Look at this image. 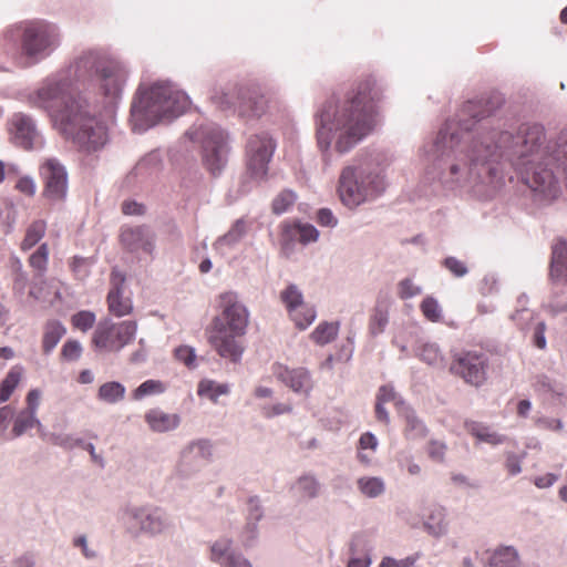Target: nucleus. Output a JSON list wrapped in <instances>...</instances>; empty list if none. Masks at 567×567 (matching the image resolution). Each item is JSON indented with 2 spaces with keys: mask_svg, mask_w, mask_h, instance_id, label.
<instances>
[{
  "mask_svg": "<svg viewBox=\"0 0 567 567\" xmlns=\"http://www.w3.org/2000/svg\"><path fill=\"white\" fill-rule=\"evenodd\" d=\"M115 323L111 318L101 320L93 334V343L99 349L114 351Z\"/></svg>",
  "mask_w": 567,
  "mask_h": 567,
  "instance_id": "nucleus-30",
  "label": "nucleus"
},
{
  "mask_svg": "<svg viewBox=\"0 0 567 567\" xmlns=\"http://www.w3.org/2000/svg\"><path fill=\"white\" fill-rule=\"evenodd\" d=\"M339 331V322H321L311 332V339L317 344L323 346L336 339Z\"/></svg>",
  "mask_w": 567,
  "mask_h": 567,
  "instance_id": "nucleus-42",
  "label": "nucleus"
},
{
  "mask_svg": "<svg viewBox=\"0 0 567 567\" xmlns=\"http://www.w3.org/2000/svg\"><path fill=\"white\" fill-rule=\"evenodd\" d=\"M450 371L475 388L482 386L487 379L488 357L478 350H464L453 355Z\"/></svg>",
  "mask_w": 567,
  "mask_h": 567,
  "instance_id": "nucleus-12",
  "label": "nucleus"
},
{
  "mask_svg": "<svg viewBox=\"0 0 567 567\" xmlns=\"http://www.w3.org/2000/svg\"><path fill=\"white\" fill-rule=\"evenodd\" d=\"M219 313L207 329V339L217 354L233 363H239L245 352L243 337L249 324V310L235 291H226L218 297Z\"/></svg>",
  "mask_w": 567,
  "mask_h": 567,
  "instance_id": "nucleus-6",
  "label": "nucleus"
},
{
  "mask_svg": "<svg viewBox=\"0 0 567 567\" xmlns=\"http://www.w3.org/2000/svg\"><path fill=\"white\" fill-rule=\"evenodd\" d=\"M120 240L123 247L131 254L152 256L155 250L156 235L150 226H123Z\"/></svg>",
  "mask_w": 567,
  "mask_h": 567,
  "instance_id": "nucleus-18",
  "label": "nucleus"
},
{
  "mask_svg": "<svg viewBox=\"0 0 567 567\" xmlns=\"http://www.w3.org/2000/svg\"><path fill=\"white\" fill-rule=\"evenodd\" d=\"M518 309L512 313L511 319L515 321L518 326H523L525 321L532 318V313L526 308L527 305V296L520 295L517 299Z\"/></svg>",
  "mask_w": 567,
  "mask_h": 567,
  "instance_id": "nucleus-62",
  "label": "nucleus"
},
{
  "mask_svg": "<svg viewBox=\"0 0 567 567\" xmlns=\"http://www.w3.org/2000/svg\"><path fill=\"white\" fill-rule=\"evenodd\" d=\"M276 147V141L267 132L250 135L246 143L248 171L256 177H266Z\"/></svg>",
  "mask_w": 567,
  "mask_h": 567,
  "instance_id": "nucleus-14",
  "label": "nucleus"
},
{
  "mask_svg": "<svg viewBox=\"0 0 567 567\" xmlns=\"http://www.w3.org/2000/svg\"><path fill=\"white\" fill-rule=\"evenodd\" d=\"M441 265L455 278H463L468 274L466 264L454 256L445 257Z\"/></svg>",
  "mask_w": 567,
  "mask_h": 567,
  "instance_id": "nucleus-50",
  "label": "nucleus"
},
{
  "mask_svg": "<svg viewBox=\"0 0 567 567\" xmlns=\"http://www.w3.org/2000/svg\"><path fill=\"white\" fill-rule=\"evenodd\" d=\"M320 483L312 474H305L296 482V489L302 499H312L319 496Z\"/></svg>",
  "mask_w": 567,
  "mask_h": 567,
  "instance_id": "nucleus-40",
  "label": "nucleus"
},
{
  "mask_svg": "<svg viewBox=\"0 0 567 567\" xmlns=\"http://www.w3.org/2000/svg\"><path fill=\"white\" fill-rule=\"evenodd\" d=\"M23 368L13 365L0 382V404L7 402L21 381Z\"/></svg>",
  "mask_w": 567,
  "mask_h": 567,
  "instance_id": "nucleus-36",
  "label": "nucleus"
},
{
  "mask_svg": "<svg viewBox=\"0 0 567 567\" xmlns=\"http://www.w3.org/2000/svg\"><path fill=\"white\" fill-rule=\"evenodd\" d=\"M421 292L422 288L415 285L411 278H404L398 284V296L402 300L411 299Z\"/></svg>",
  "mask_w": 567,
  "mask_h": 567,
  "instance_id": "nucleus-52",
  "label": "nucleus"
},
{
  "mask_svg": "<svg viewBox=\"0 0 567 567\" xmlns=\"http://www.w3.org/2000/svg\"><path fill=\"white\" fill-rule=\"evenodd\" d=\"M125 275L113 269L111 272V289L107 293V308L111 315L121 318L133 311V301L130 296H124Z\"/></svg>",
  "mask_w": 567,
  "mask_h": 567,
  "instance_id": "nucleus-20",
  "label": "nucleus"
},
{
  "mask_svg": "<svg viewBox=\"0 0 567 567\" xmlns=\"http://www.w3.org/2000/svg\"><path fill=\"white\" fill-rule=\"evenodd\" d=\"M423 525L429 535L435 538L445 536L449 532L445 508L442 506H433Z\"/></svg>",
  "mask_w": 567,
  "mask_h": 567,
  "instance_id": "nucleus-27",
  "label": "nucleus"
},
{
  "mask_svg": "<svg viewBox=\"0 0 567 567\" xmlns=\"http://www.w3.org/2000/svg\"><path fill=\"white\" fill-rule=\"evenodd\" d=\"M258 522L246 519V525L241 532L240 539L245 547H250L258 538Z\"/></svg>",
  "mask_w": 567,
  "mask_h": 567,
  "instance_id": "nucleus-56",
  "label": "nucleus"
},
{
  "mask_svg": "<svg viewBox=\"0 0 567 567\" xmlns=\"http://www.w3.org/2000/svg\"><path fill=\"white\" fill-rule=\"evenodd\" d=\"M489 567H520V556L514 546H499L488 558ZM538 567V566H535Z\"/></svg>",
  "mask_w": 567,
  "mask_h": 567,
  "instance_id": "nucleus-31",
  "label": "nucleus"
},
{
  "mask_svg": "<svg viewBox=\"0 0 567 567\" xmlns=\"http://www.w3.org/2000/svg\"><path fill=\"white\" fill-rule=\"evenodd\" d=\"M427 455L429 457L437 463H442L444 461L446 445L442 441L432 440L427 445Z\"/></svg>",
  "mask_w": 567,
  "mask_h": 567,
  "instance_id": "nucleus-64",
  "label": "nucleus"
},
{
  "mask_svg": "<svg viewBox=\"0 0 567 567\" xmlns=\"http://www.w3.org/2000/svg\"><path fill=\"white\" fill-rule=\"evenodd\" d=\"M190 106V99L175 83L157 81L140 84L131 103L130 123L136 133H143L163 121H172Z\"/></svg>",
  "mask_w": 567,
  "mask_h": 567,
  "instance_id": "nucleus-5",
  "label": "nucleus"
},
{
  "mask_svg": "<svg viewBox=\"0 0 567 567\" xmlns=\"http://www.w3.org/2000/svg\"><path fill=\"white\" fill-rule=\"evenodd\" d=\"M292 411V406L289 403H275L266 404L261 408V413L266 419H272L282 414H288Z\"/></svg>",
  "mask_w": 567,
  "mask_h": 567,
  "instance_id": "nucleus-63",
  "label": "nucleus"
},
{
  "mask_svg": "<svg viewBox=\"0 0 567 567\" xmlns=\"http://www.w3.org/2000/svg\"><path fill=\"white\" fill-rule=\"evenodd\" d=\"M465 429L477 441L491 444L493 446L501 445L507 441L506 435L494 431L492 426L481 422L466 421Z\"/></svg>",
  "mask_w": 567,
  "mask_h": 567,
  "instance_id": "nucleus-26",
  "label": "nucleus"
},
{
  "mask_svg": "<svg viewBox=\"0 0 567 567\" xmlns=\"http://www.w3.org/2000/svg\"><path fill=\"white\" fill-rule=\"evenodd\" d=\"M230 392L228 383H218L210 379H203L198 383L197 394L209 399L212 402L217 403L219 396L227 395Z\"/></svg>",
  "mask_w": 567,
  "mask_h": 567,
  "instance_id": "nucleus-34",
  "label": "nucleus"
},
{
  "mask_svg": "<svg viewBox=\"0 0 567 567\" xmlns=\"http://www.w3.org/2000/svg\"><path fill=\"white\" fill-rule=\"evenodd\" d=\"M290 317L299 329L305 330L315 321L317 312L313 307L302 305Z\"/></svg>",
  "mask_w": 567,
  "mask_h": 567,
  "instance_id": "nucleus-48",
  "label": "nucleus"
},
{
  "mask_svg": "<svg viewBox=\"0 0 567 567\" xmlns=\"http://www.w3.org/2000/svg\"><path fill=\"white\" fill-rule=\"evenodd\" d=\"M137 331V323L133 320H125L120 323H115V339H114V351H120L125 346L131 343Z\"/></svg>",
  "mask_w": 567,
  "mask_h": 567,
  "instance_id": "nucleus-35",
  "label": "nucleus"
},
{
  "mask_svg": "<svg viewBox=\"0 0 567 567\" xmlns=\"http://www.w3.org/2000/svg\"><path fill=\"white\" fill-rule=\"evenodd\" d=\"M504 97L470 100L447 118L423 151L431 163L429 174L455 195L489 199L506 182L504 164L520 167L538 159L560 161L567 176V133L548 141L539 123L513 124L499 114Z\"/></svg>",
  "mask_w": 567,
  "mask_h": 567,
  "instance_id": "nucleus-1",
  "label": "nucleus"
},
{
  "mask_svg": "<svg viewBox=\"0 0 567 567\" xmlns=\"http://www.w3.org/2000/svg\"><path fill=\"white\" fill-rule=\"evenodd\" d=\"M163 167L162 152L159 150H153L140 158L127 178L138 184L148 183L158 177Z\"/></svg>",
  "mask_w": 567,
  "mask_h": 567,
  "instance_id": "nucleus-21",
  "label": "nucleus"
},
{
  "mask_svg": "<svg viewBox=\"0 0 567 567\" xmlns=\"http://www.w3.org/2000/svg\"><path fill=\"white\" fill-rule=\"evenodd\" d=\"M213 460V443L208 439H197L187 443L179 453L175 474L189 478Z\"/></svg>",
  "mask_w": 567,
  "mask_h": 567,
  "instance_id": "nucleus-13",
  "label": "nucleus"
},
{
  "mask_svg": "<svg viewBox=\"0 0 567 567\" xmlns=\"http://www.w3.org/2000/svg\"><path fill=\"white\" fill-rule=\"evenodd\" d=\"M42 392L39 389H31L25 396V406L17 410L12 420L11 437L18 439L28 434L31 430H42L43 424L38 417Z\"/></svg>",
  "mask_w": 567,
  "mask_h": 567,
  "instance_id": "nucleus-16",
  "label": "nucleus"
},
{
  "mask_svg": "<svg viewBox=\"0 0 567 567\" xmlns=\"http://www.w3.org/2000/svg\"><path fill=\"white\" fill-rule=\"evenodd\" d=\"M20 39V54L29 64L48 59L61 44L60 28L52 22L38 20L10 29L4 33L6 42Z\"/></svg>",
  "mask_w": 567,
  "mask_h": 567,
  "instance_id": "nucleus-8",
  "label": "nucleus"
},
{
  "mask_svg": "<svg viewBox=\"0 0 567 567\" xmlns=\"http://www.w3.org/2000/svg\"><path fill=\"white\" fill-rule=\"evenodd\" d=\"M150 429L157 433L169 432L181 424V416L176 413H166L159 409H152L145 414Z\"/></svg>",
  "mask_w": 567,
  "mask_h": 567,
  "instance_id": "nucleus-24",
  "label": "nucleus"
},
{
  "mask_svg": "<svg viewBox=\"0 0 567 567\" xmlns=\"http://www.w3.org/2000/svg\"><path fill=\"white\" fill-rule=\"evenodd\" d=\"M185 137L200 145L202 161L205 168L219 176L225 169L229 153V135L214 122L195 123L185 132Z\"/></svg>",
  "mask_w": 567,
  "mask_h": 567,
  "instance_id": "nucleus-9",
  "label": "nucleus"
},
{
  "mask_svg": "<svg viewBox=\"0 0 567 567\" xmlns=\"http://www.w3.org/2000/svg\"><path fill=\"white\" fill-rule=\"evenodd\" d=\"M265 177H256L252 172H247L241 175L238 184V194L240 196L246 195L251 192V189L257 186Z\"/></svg>",
  "mask_w": 567,
  "mask_h": 567,
  "instance_id": "nucleus-58",
  "label": "nucleus"
},
{
  "mask_svg": "<svg viewBox=\"0 0 567 567\" xmlns=\"http://www.w3.org/2000/svg\"><path fill=\"white\" fill-rule=\"evenodd\" d=\"M382 97L377 79L365 75L342 96H330L317 106L315 136L324 166H331L378 130Z\"/></svg>",
  "mask_w": 567,
  "mask_h": 567,
  "instance_id": "nucleus-2",
  "label": "nucleus"
},
{
  "mask_svg": "<svg viewBox=\"0 0 567 567\" xmlns=\"http://www.w3.org/2000/svg\"><path fill=\"white\" fill-rule=\"evenodd\" d=\"M535 385L536 390L542 393H550L556 396L564 394V386L560 383L553 382L545 375L538 377Z\"/></svg>",
  "mask_w": 567,
  "mask_h": 567,
  "instance_id": "nucleus-53",
  "label": "nucleus"
},
{
  "mask_svg": "<svg viewBox=\"0 0 567 567\" xmlns=\"http://www.w3.org/2000/svg\"><path fill=\"white\" fill-rule=\"evenodd\" d=\"M175 357L189 369H194L196 367V351L193 347L181 346L176 348Z\"/></svg>",
  "mask_w": 567,
  "mask_h": 567,
  "instance_id": "nucleus-57",
  "label": "nucleus"
},
{
  "mask_svg": "<svg viewBox=\"0 0 567 567\" xmlns=\"http://www.w3.org/2000/svg\"><path fill=\"white\" fill-rule=\"evenodd\" d=\"M13 142L27 151H38L44 146V137L39 131L35 120L25 113H14L10 120Z\"/></svg>",
  "mask_w": 567,
  "mask_h": 567,
  "instance_id": "nucleus-17",
  "label": "nucleus"
},
{
  "mask_svg": "<svg viewBox=\"0 0 567 567\" xmlns=\"http://www.w3.org/2000/svg\"><path fill=\"white\" fill-rule=\"evenodd\" d=\"M249 224L245 218L236 219L229 230L219 236L213 244L214 250L225 256L229 250L234 249L247 235Z\"/></svg>",
  "mask_w": 567,
  "mask_h": 567,
  "instance_id": "nucleus-23",
  "label": "nucleus"
},
{
  "mask_svg": "<svg viewBox=\"0 0 567 567\" xmlns=\"http://www.w3.org/2000/svg\"><path fill=\"white\" fill-rule=\"evenodd\" d=\"M58 132L87 154L100 152L110 141L107 125L96 115L89 100L75 107V111L60 115Z\"/></svg>",
  "mask_w": 567,
  "mask_h": 567,
  "instance_id": "nucleus-7",
  "label": "nucleus"
},
{
  "mask_svg": "<svg viewBox=\"0 0 567 567\" xmlns=\"http://www.w3.org/2000/svg\"><path fill=\"white\" fill-rule=\"evenodd\" d=\"M264 517V508L258 496L248 498L246 508V519L259 522Z\"/></svg>",
  "mask_w": 567,
  "mask_h": 567,
  "instance_id": "nucleus-61",
  "label": "nucleus"
},
{
  "mask_svg": "<svg viewBox=\"0 0 567 567\" xmlns=\"http://www.w3.org/2000/svg\"><path fill=\"white\" fill-rule=\"evenodd\" d=\"M297 194L291 189L281 190L272 200L271 209L276 215L287 213L296 203Z\"/></svg>",
  "mask_w": 567,
  "mask_h": 567,
  "instance_id": "nucleus-45",
  "label": "nucleus"
},
{
  "mask_svg": "<svg viewBox=\"0 0 567 567\" xmlns=\"http://www.w3.org/2000/svg\"><path fill=\"white\" fill-rule=\"evenodd\" d=\"M236 550L230 538L221 537L210 545V560L219 567H224Z\"/></svg>",
  "mask_w": 567,
  "mask_h": 567,
  "instance_id": "nucleus-32",
  "label": "nucleus"
},
{
  "mask_svg": "<svg viewBox=\"0 0 567 567\" xmlns=\"http://www.w3.org/2000/svg\"><path fill=\"white\" fill-rule=\"evenodd\" d=\"M392 162L393 155L386 150H361L340 171L337 194L342 205L355 209L380 198L389 186L386 171Z\"/></svg>",
  "mask_w": 567,
  "mask_h": 567,
  "instance_id": "nucleus-4",
  "label": "nucleus"
},
{
  "mask_svg": "<svg viewBox=\"0 0 567 567\" xmlns=\"http://www.w3.org/2000/svg\"><path fill=\"white\" fill-rule=\"evenodd\" d=\"M280 300L289 315L303 305V295L297 285L290 284L280 293Z\"/></svg>",
  "mask_w": 567,
  "mask_h": 567,
  "instance_id": "nucleus-43",
  "label": "nucleus"
},
{
  "mask_svg": "<svg viewBox=\"0 0 567 567\" xmlns=\"http://www.w3.org/2000/svg\"><path fill=\"white\" fill-rule=\"evenodd\" d=\"M210 100L219 110L233 111L244 118H259L268 109V101L258 89L235 83L215 89Z\"/></svg>",
  "mask_w": 567,
  "mask_h": 567,
  "instance_id": "nucleus-11",
  "label": "nucleus"
},
{
  "mask_svg": "<svg viewBox=\"0 0 567 567\" xmlns=\"http://www.w3.org/2000/svg\"><path fill=\"white\" fill-rule=\"evenodd\" d=\"M358 489L369 498H377L385 492L383 478L378 476H363L357 481Z\"/></svg>",
  "mask_w": 567,
  "mask_h": 567,
  "instance_id": "nucleus-39",
  "label": "nucleus"
},
{
  "mask_svg": "<svg viewBox=\"0 0 567 567\" xmlns=\"http://www.w3.org/2000/svg\"><path fill=\"white\" fill-rule=\"evenodd\" d=\"M236 550L230 538L221 537L210 545V560L219 567H224Z\"/></svg>",
  "mask_w": 567,
  "mask_h": 567,
  "instance_id": "nucleus-33",
  "label": "nucleus"
},
{
  "mask_svg": "<svg viewBox=\"0 0 567 567\" xmlns=\"http://www.w3.org/2000/svg\"><path fill=\"white\" fill-rule=\"evenodd\" d=\"M377 401L382 403L393 402L395 405L401 406V410L404 406H408L404 400L395 392L393 385L384 384L381 385L377 393Z\"/></svg>",
  "mask_w": 567,
  "mask_h": 567,
  "instance_id": "nucleus-51",
  "label": "nucleus"
},
{
  "mask_svg": "<svg viewBox=\"0 0 567 567\" xmlns=\"http://www.w3.org/2000/svg\"><path fill=\"white\" fill-rule=\"evenodd\" d=\"M126 388L117 381L103 383L99 388L97 399L107 404H116L125 396Z\"/></svg>",
  "mask_w": 567,
  "mask_h": 567,
  "instance_id": "nucleus-38",
  "label": "nucleus"
},
{
  "mask_svg": "<svg viewBox=\"0 0 567 567\" xmlns=\"http://www.w3.org/2000/svg\"><path fill=\"white\" fill-rule=\"evenodd\" d=\"M420 359L429 365L440 367L443 363V357L436 343H425L419 352Z\"/></svg>",
  "mask_w": 567,
  "mask_h": 567,
  "instance_id": "nucleus-49",
  "label": "nucleus"
},
{
  "mask_svg": "<svg viewBox=\"0 0 567 567\" xmlns=\"http://www.w3.org/2000/svg\"><path fill=\"white\" fill-rule=\"evenodd\" d=\"M275 377L297 394L309 396L313 390L315 382L307 368H289L284 364L274 367Z\"/></svg>",
  "mask_w": 567,
  "mask_h": 567,
  "instance_id": "nucleus-19",
  "label": "nucleus"
},
{
  "mask_svg": "<svg viewBox=\"0 0 567 567\" xmlns=\"http://www.w3.org/2000/svg\"><path fill=\"white\" fill-rule=\"evenodd\" d=\"M45 233V223L43 220L33 221L27 229L25 237L22 241V247L29 249L37 245Z\"/></svg>",
  "mask_w": 567,
  "mask_h": 567,
  "instance_id": "nucleus-47",
  "label": "nucleus"
},
{
  "mask_svg": "<svg viewBox=\"0 0 567 567\" xmlns=\"http://www.w3.org/2000/svg\"><path fill=\"white\" fill-rule=\"evenodd\" d=\"M400 413L405 421L404 434L408 440H421L427 435L429 430L425 423L411 406H404Z\"/></svg>",
  "mask_w": 567,
  "mask_h": 567,
  "instance_id": "nucleus-29",
  "label": "nucleus"
},
{
  "mask_svg": "<svg viewBox=\"0 0 567 567\" xmlns=\"http://www.w3.org/2000/svg\"><path fill=\"white\" fill-rule=\"evenodd\" d=\"M127 65L113 56L96 51L83 52L70 64L47 75L37 89L28 92L23 101L31 107L45 112L60 127V115L75 111L87 97L76 92L78 83H95L110 105L123 95L128 80Z\"/></svg>",
  "mask_w": 567,
  "mask_h": 567,
  "instance_id": "nucleus-3",
  "label": "nucleus"
},
{
  "mask_svg": "<svg viewBox=\"0 0 567 567\" xmlns=\"http://www.w3.org/2000/svg\"><path fill=\"white\" fill-rule=\"evenodd\" d=\"M165 391V385L158 380H146L141 383L133 392L134 400H142L150 395L161 394Z\"/></svg>",
  "mask_w": 567,
  "mask_h": 567,
  "instance_id": "nucleus-46",
  "label": "nucleus"
},
{
  "mask_svg": "<svg viewBox=\"0 0 567 567\" xmlns=\"http://www.w3.org/2000/svg\"><path fill=\"white\" fill-rule=\"evenodd\" d=\"M95 322V315L91 311H79L72 317V323L75 328L87 331Z\"/></svg>",
  "mask_w": 567,
  "mask_h": 567,
  "instance_id": "nucleus-60",
  "label": "nucleus"
},
{
  "mask_svg": "<svg viewBox=\"0 0 567 567\" xmlns=\"http://www.w3.org/2000/svg\"><path fill=\"white\" fill-rule=\"evenodd\" d=\"M66 328L55 319L49 320L43 327L42 351L45 355L52 353L61 339L65 336Z\"/></svg>",
  "mask_w": 567,
  "mask_h": 567,
  "instance_id": "nucleus-28",
  "label": "nucleus"
},
{
  "mask_svg": "<svg viewBox=\"0 0 567 567\" xmlns=\"http://www.w3.org/2000/svg\"><path fill=\"white\" fill-rule=\"evenodd\" d=\"M48 255H49L48 246H47V244H42L37 249V251H34L30 256V259H29L31 267L34 268L35 270H38V274L34 276L31 289L29 291V295L34 300H41L45 297V295L43 292V289H44L43 285L47 284V280L44 279V271L47 270Z\"/></svg>",
  "mask_w": 567,
  "mask_h": 567,
  "instance_id": "nucleus-22",
  "label": "nucleus"
},
{
  "mask_svg": "<svg viewBox=\"0 0 567 567\" xmlns=\"http://www.w3.org/2000/svg\"><path fill=\"white\" fill-rule=\"evenodd\" d=\"M389 323V311L385 306L378 302L369 320V332L377 337L381 334Z\"/></svg>",
  "mask_w": 567,
  "mask_h": 567,
  "instance_id": "nucleus-41",
  "label": "nucleus"
},
{
  "mask_svg": "<svg viewBox=\"0 0 567 567\" xmlns=\"http://www.w3.org/2000/svg\"><path fill=\"white\" fill-rule=\"evenodd\" d=\"M422 315L431 322H440L443 319V309L436 298L426 296L420 303Z\"/></svg>",
  "mask_w": 567,
  "mask_h": 567,
  "instance_id": "nucleus-44",
  "label": "nucleus"
},
{
  "mask_svg": "<svg viewBox=\"0 0 567 567\" xmlns=\"http://www.w3.org/2000/svg\"><path fill=\"white\" fill-rule=\"evenodd\" d=\"M550 278L567 284V240H558L551 249Z\"/></svg>",
  "mask_w": 567,
  "mask_h": 567,
  "instance_id": "nucleus-25",
  "label": "nucleus"
},
{
  "mask_svg": "<svg viewBox=\"0 0 567 567\" xmlns=\"http://www.w3.org/2000/svg\"><path fill=\"white\" fill-rule=\"evenodd\" d=\"M364 539L361 536H355L349 544V560L347 567H369L371 559L363 550Z\"/></svg>",
  "mask_w": 567,
  "mask_h": 567,
  "instance_id": "nucleus-37",
  "label": "nucleus"
},
{
  "mask_svg": "<svg viewBox=\"0 0 567 567\" xmlns=\"http://www.w3.org/2000/svg\"><path fill=\"white\" fill-rule=\"evenodd\" d=\"M82 350V346L78 340H68L61 349V357L65 361L74 362L80 359Z\"/></svg>",
  "mask_w": 567,
  "mask_h": 567,
  "instance_id": "nucleus-55",
  "label": "nucleus"
},
{
  "mask_svg": "<svg viewBox=\"0 0 567 567\" xmlns=\"http://www.w3.org/2000/svg\"><path fill=\"white\" fill-rule=\"evenodd\" d=\"M118 519L125 532L135 538H154L174 528L171 515L164 508L151 504H125L118 511Z\"/></svg>",
  "mask_w": 567,
  "mask_h": 567,
  "instance_id": "nucleus-10",
  "label": "nucleus"
},
{
  "mask_svg": "<svg viewBox=\"0 0 567 567\" xmlns=\"http://www.w3.org/2000/svg\"><path fill=\"white\" fill-rule=\"evenodd\" d=\"M505 468L511 476H516L522 473V463L526 457V452L516 454L514 452H507L505 454Z\"/></svg>",
  "mask_w": 567,
  "mask_h": 567,
  "instance_id": "nucleus-54",
  "label": "nucleus"
},
{
  "mask_svg": "<svg viewBox=\"0 0 567 567\" xmlns=\"http://www.w3.org/2000/svg\"><path fill=\"white\" fill-rule=\"evenodd\" d=\"M40 176L43 182V197L52 204L64 202L69 187L65 166L56 158H48L40 166Z\"/></svg>",
  "mask_w": 567,
  "mask_h": 567,
  "instance_id": "nucleus-15",
  "label": "nucleus"
},
{
  "mask_svg": "<svg viewBox=\"0 0 567 567\" xmlns=\"http://www.w3.org/2000/svg\"><path fill=\"white\" fill-rule=\"evenodd\" d=\"M299 241L303 245L315 243L318 240L319 231L311 224H298L297 225Z\"/></svg>",
  "mask_w": 567,
  "mask_h": 567,
  "instance_id": "nucleus-59",
  "label": "nucleus"
}]
</instances>
